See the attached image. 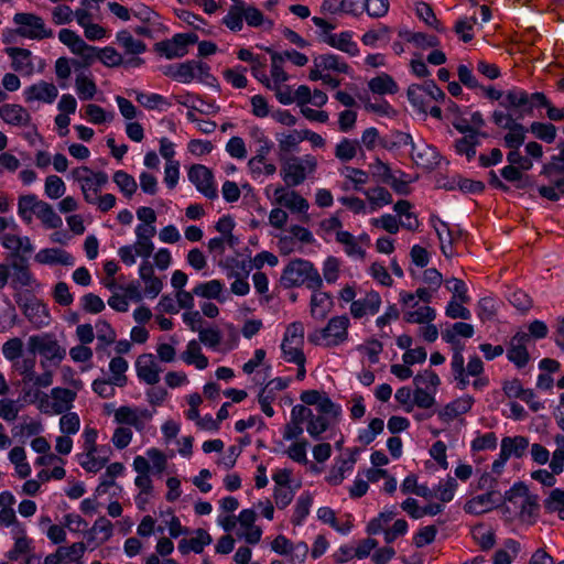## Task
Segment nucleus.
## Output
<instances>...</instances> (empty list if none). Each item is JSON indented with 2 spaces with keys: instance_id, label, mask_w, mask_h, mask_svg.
<instances>
[{
  "instance_id": "1",
  "label": "nucleus",
  "mask_w": 564,
  "mask_h": 564,
  "mask_svg": "<svg viewBox=\"0 0 564 564\" xmlns=\"http://www.w3.org/2000/svg\"><path fill=\"white\" fill-rule=\"evenodd\" d=\"M350 318L346 315H336L328 319L326 325L308 334V341L325 348H336L349 340Z\"/></svg>"
},
{
  "instance_id": "2",
  "label": "nucleus",
  "mask_w": 564,
  "mask_h": 564,
  "mask_svg": "<svg viewBox=\"0 0 564 564\" xmlns=\"http://www.w3.org/2000/svg\"><path fill=\"white\" fill-rule=\"evenodd\" d=\"M281 282L285 288L305 285L312 291L323 286V279L314 264L304 259H294L283 269Z\"/></svg>"
},
{
  "instance_id": "3",
  "label": "nucleus",
  "mask_w": 564,
  "mask_h": 564,
  "mask_svg": "<svg viewBox=\"0 0 564 564\" xmlns=\"http://www.w3.org/2000/svg\"><path fill=\"white\" fill-rule=\"evenodd\" d=\"M558 149L560 153L553 155L541 170V175L545 176L550 184L538 187V192L543 198L553 202L564 195V142L558 144Z\"/></svg>"
},
{
  "instance_id": "4",
  "label": "nucleus",
  "mask_w": 564,
  "mask_h": 564,
  "mask_svg": "<svg viewBox=\"0 0 564 564\" xmlns=\"http://www.w3.org/2000/svg\"><path fill=\"white\" fill-rule=\"evenodd\" d=\"M317 159L312 154L291 155L282 160L280 176L289 187L303 184L317 170Z\"/></svg>"
},
{
  "instance_id": "5",
  "label": "nucleus",
  "mask_w": 564,
  "mask_h": 564,
  "mask_svg": "<svg viewBox=\"0 0 564 564\" xmlns=\"http://www.w3.org/2000/svg\"><path fill=\"white\" fill-rule=\"evenodd\" d=\"M243 20L252 28H258L264 23V17L259 9L243 0H232L227 14L223 18V23L230 31L239 32L242 30Z\"/></svg>"
},
{
  "instance_id": "6",
  "label": "nucleus",
  "mask_w": 564,
  "mask_h": 564,
  "mask_svg": "<svg viewBox=\"0 0 564 564\" xmlns=\"http://www.w3.org/2000/svg\"><path fill=\"white\" fill-rule=\"evenodd\" d=\"M549 100L543 93L529 94L520 88L507 90L503 102L506 110H514L518 119H523L531 115L534 108L549 107Z\"/></svg>"
},
{
  "instance_id": "7",
  "label": "nucleus",
  "mask_w": 564,
  "mask_h": 564,
  "mask_svg": "<svg viewBox=\"0 0 564 564\" xmlns=\"http://www.w3.org/2000/svg\"><path fill=\"white\" fill-rule=\"evenodd\" d=\"M28 349L32 354L42 356L41 366L43 369L47 368V362L57 366L66 356L65 348L58 344L53 335L47 333L30 336Z\"/></svg>"
},
{
  "instance_id": "8",
  "label": "nucleus",
  "mask_w": 564,
  "mask_h": 564,
  "mask_svg": "<svg viewBox=\"0 0 564 564\" xmlns=\"http://www.w3.org/2000/svg\"><path fill=\"white\" fill-rule=\"evenodd\" d=\"M37 401L39 410L44 414L57 415L69 411L76 399V392L65 388H53L50 395H41L39 391L33 393Z\"/></svg>"
},
{
  "instance_id": "9",
  "label": "nucleus",
  "mask_w": 564,
  "mask_h": 564,
  "mask_svg": "<svg viewBox=\"0 0 564 564\" xmlns=\"http://www.w3.org/2000/svg\"><path fill=\"white\" fill-rule=\"evenodd\" d=\"M72 177L80 186L86 203L94 202L100 191L108 184V175L102 171L95 172L88 166H79L72 171Z\"/></svg>"
},
{
  "instance_id": "10",
  "label": "nucleus",
  "mask_w": 564,
  "mask_h": 564,
  "mask_svg": "<svg viewBox=\"0 0 564 564\" xmlns=\"http://www.w3.org/2000/svg\"><path fill=\"white\" fill-rule=\"evenodd\" d=\"M155 410H149L145 408L134 405H122L115 410L113 419L115 422L133 427L138 433H144L147 426L152 421Z\"/></svg>"
},
{
  "instance_id": "11",
  "label": "nucleus",
  "mask_w": 564,
  "mask_h": 564,
  "mask_svg": "<svg viewBox=\"0 0 564 564\" xmlns=\"http://www.w3.org/2000/svg\"><path fill=\"white\" fill-rule=\"evenodd\" d=\"M13 21L18 25V34L23 37L42 40L53 35L52 30L46 28L44 20L39 15L32 13H15Z\"/></svg>"
},
{
  "instance_id": "12",
  "label": "nucleus",
  "mask_w": 564,
  "mask_h": 564,
  "mask_svg": "<svg viewBox=\"0 0 564 564\" xmlns=\"http://www.w3.org/2000/svg\"><path fill=\"white\" fill-rule=\"evenodd\" d=\"M17 303L34 328H42L50 324L48 310L36 297L32 295L20 296L17 299Z\"/></svg>"
},
{
  "instance_id": "13",
  "label": "nucleus",
  "mask_w": 564,
  "mask_h": 564,
  "mask_svg": "<svg viewBox=\"0 0 564 564\" xmlns=\"http://www.w3.org/2000/svg\"><path fill=\"white\" fill-rule=\"evenodd\" d=\"M508 500L519 508L522 520H530L538 511V496L531 495L523 484L514 485L508 496Z\"/></svg>"
},
{
  "instance_id": "14",
  "label": "nucleus",
  "mask_w": 564,
  "mask_h": 564,
  "mask_svg": "<svg viewBox=\"0 0 564 564\" xmlns=\"http://www.w3.org/2000/svg\"><path fill=\"white\" fill-rule=\"evenodd\" d=\"M188 180L196 189L208 199L218 197V191L214 184V176L212 171L205 165L195 164L188 170Z\"/></svg>"
},
{
  "instance_id": "15",
  "label": "nucleus",
  "mask_w": 564,
  "mask_h": 564,
  "mask_svg": "<svg viewBox=\"0 0 564 564\" xmlns=\"http://www.w3.org/2000/svg\"><path fill=\"white\" fill-rule=\"evenodd\" d=\"M273 196L274 202L281 207L289 209L291 213L303 215L305 220L308 219L307 210L310 208V204L296 191L286 189L280 186L274 189Z\"/></svg>"
},
{
  "instance_id": "16",
  "label": "nucleus",
  "mask_w": 564,
  "mask_h": 564,
  "mask_svg": "<svg viewBox=\"0 0 564 564\" xmlns=\"http://www.w3.org/2000/svg\"><path fill=\"white\" fill-rule=\"evenodd\" d=\"M252 137L259 145L256 155L248 161L247 166L252 177L258 178L260 165L263 164V161H267V155L271 152L273 143L259 128L252 130Z\"/></svg>"
},
{
  "instance_id": "17",
  "label": "nucleus",
  "mask_w": 564,
  "mask_h": 564,
  "mask_svg": "<svg viewBox=\"0 0 564 564\" xmlns=\"http://www.w3.org/2000/svg\"><path fill=\"white\" fill-rule=\"evenodd\" d=\"M381 304L380 294L377 291H369L365 296L350 304L349 312L355 319H360L368 315H376L380 311Z\"/></svg>"
},
{
  "instance_id": "18",
  "label": "nucleus",
  "mask_w": 564,
  "mask_h": 564,
  "mask_svg": "<svg viewBox=\"0 0 564 564\" xmlns=\"http://www.w3.org/2000/svg\"><path fill=\"white\" fill-rule=\"evenodd\" d=\"M529 343L530 335L527 333H517L510 340L509 348L507 350V358L518 368L524 367L530 359L527 350V345Z\"/></svg>"
},
{
  "instance_id": "19",
  "label": "nucleus",
  "mask_w": 564,
  "mask_h": 564,
  "mask_svg": "<svg viewBox=\"0 0 564 564\" xmlns=\"http://www.w3.org/2000/svg\"><path fill=\"white\" fill-rule=\"evenodd\" d=\"M411 155L416 165L426 170L435 169L441 161V155L437 150L424 141L413 144Z\"/></svg>"
},
{
  "instance_id": "20",
  "label": "nucleus",
  "mask_w": 564,
  "mask_h": 564,
  "mask_svg": "<svg viewBox=\"0 0 564 564\" xmlns=\"http://www.w3.org/2000/svg\"><path fill=\"white\" fill-rule=\"evenodd\" d=\"M23 95L26 102L42 101L52 104L56 99L58 90L54 84L40 80L26 87Z\"/></svg>"
},
{
  "instance_id": "21",
  "label": "nucleus",
  "mask_w": 564,
  "mask_h": 564,
  "mask_svg": "<svg viewBox=\"0 0 564 564\" xmlns=\"http://www.w3.org/2000/svg\"><path fill=\"white\" fill-rule=\"evenodd\" d=\"M135 368L138 378L145 383L153 386L160 381L162 369L154 360L153 355L145 354L140 356L137 360Z\"/></svg>"
},
{
  "instance_id": "22",
  "label": "nucleus",
  "mask_w": 564,
  "mask_h": 564,
  "mask_svg": "<svg viewBox=\"0 0 564 564\" xmlns=\"http://www.w3.org/2000/svg\"><path fill=\"white\" fill-rule=\"evenodd\" d=\"M34 260L40 264L46 265H65L73 267L75 258L67 251L59 248H44L41 249L34 257Z\"/></svg>"
},
{
  "instance_id": "23",
  "label": "nucleus",
  "mask_w": 564,
  "mask_h": 564,
  "mask_svg": "<svg viewBox=\"0 0 564 564\" xmlns=\"http://www.w3.org/2000/svg\"><path fill=\"white\" fill-rule=\"evenodd\" d=\"M14 544L11 550H9L6 554L7 558L10 561H18L22 556H26L33 550V540L26 536L24 527H15L13 532H10Z\"/></svg>"
},
{
  "instance_id": "24",
  "label": "nucleus",
  "mask_w": 564,
  "mask_h": 564,
  "mask_svg": "<svg viewBox=\"0 0 564 564\" xmlns=\"http://www.w3.org/2000/svg\"><path fill=\"white\" fill-rule=\"evenodd\" d=\"M0 118L14 127H26L31 122L29 111L18 104H4L0 106Z\"/></svg>"
},
{
  "instance_id": "25",
  "label": "nucleus",
  "mask_w": 564,
  "mask_h": 564,
  "mask_svg": "<svg viewBox=\"0 0 564 564\" xmlns=\"http://www.w3.org/2000/svg\"><path fill=\"white\" fill-rule=\"evenodd\" d=\"M208 66L199 61H187L175 65L174 79L181 83H189L196 77L208 75Z\"/></svg>"
},
{
  "instance_id": "26",
  "label": "nucleus",
  "mask_w": 564,
  "mask_h": 564,
  "mask_svg": "<svg viewBox=\"0 0 564 564\" xmlns=\"http://www.w3.org/2000/svg\"><path fill=\"white\" fill-rule=\"evenodd\" d=\"M135 243L139 246L141 258L149 259L154 250L152 238L156 234L154 224H139L135 227Z\"/></svg>"
},
{
  "instance_id": "27",
  "label": "nucleus",
  "mask_w": 564,
  "mask_h": 564,
  "mask_svg": "<svg viewBox=\"0 0 564 564\" xmlns=\"http://www.w3.org/2000/svg\"><path fill=\"white\" fill-rule=\"evenodd\" d=\"M474 404V398L470 395L460 397L446 404L440 412L438 416L444 422H449L458 415L467 413Z\"/></svg>"
},
{
  "instance_id": "28",
  "label": "nucleus",
  "mask_w": 564,
  "mask_h": 564,
  "mask_svg": "<svg viewBox=\"0 0 564 564\" xmlns=\"http://www.w3.org/2000/svg\"><path fill=\"white\" fill-rule=\"evenodd\" d=\"M212 543V536L209 533L203 529H197L194 532V536L191 539H182L178 542V551L182 554H187L189 552L202 553L206 545Z\"/></svg>"
},
{
  "instance_id": "29",
  "label": "nucleus",
  "mask_w": 564,
  "mask_h": 564,
  "mask_svg": "<svg viewBox=\"0 0 564 564\" xmlns=\"http://www.w3.org/2000/svg\"><path fill=\"white\" fill-rule=\"evenodd\" d=\"M6 53L12 59V68L15 72L30 75L34 70V65L31 59V52L20 47H8Z\"/></svg>"
},
{
  "instance_id": "30",
  "label": "nucleus",
  "mask_w": 564,
  "mask_h": 564,
  "mask_svg": "<svg viewBox=\"0 0 564 564\" xmlns=\"http://www.w3.org/2000/svg\"><path fill=\"white\" fill-rule=\"evenodd\" d=\"M193 293L196 296L207 300H217L220 303L226 301L225 285L219 280H210L207 282L198 283L193 289Z\"/></svg>"
},
{
  "instance_id": "31",
  "label": "nucleus",
  "mask_w": 564,
  "mask_h": 564,
  "mask_svg": "<svg viewBox=\"0 0 564 564\" xmlns=\"http://www.w3.org/2000/svg\"><path fill=\"white\" fill-rule=\"evenodd\" d=\"M475 334V328L471 324L464 322H456L451 327L442 332V338L445 343L451 344L453 347L462 346L458 338H471Z\"/></svg>"
},
{
  "instance_id": "32",
  "label": "nucleus",
  "mask_w": 564,
  "mask_h": 564,
  "mask_svg": "<svg viewBox=\"0 0 564 564\" xmlns=\"http://www.w3.org/2000/svg\"><path fill=\"white\" fill-rule=\"evenodd\" d=\"M175 100L177 104L188 109L196 110L205 115H215L219 111V107L216 106L214 102L205 101L202 98L192 94L175 96Z\"/></svg>"
},
{
  "instance_id": "33",
  "label": "nucleus",
  "mask_w": 564,
  "mask_h": 564,
  "mask_svg": "<svg viewBox=\"0 0 564 564\" xmlns=\"http://www.w3.org/2000/svg\"><path fill=\"white\" fill-rule=\"evenodd\" d=\"M332 308V300L327 292H322L321 289L313 291L310 302V312L313 318L321 321L324 319Z\"/></svg>"
},
{
  "instance_id": "34",
  "label": "nucleus",
  "mask_w": 564,
  "mask_h": 564,
  "mask_svg": "<svg viewBox=\"0 0 564 564\" xmlns=\"http://www.w3.org/2000/svg\"><path fill=\"white\" fill-rule=\"evenodd\" d=\"M339 174L347 181L343 186L344 189H349L350 185L351 188L357 192L362 193V191L366 189L364 185L367 184L369 180V175L366 171L352 166H344L339 170Z\"/></svg>"
},
{
  "instance_id": "35",
  "label": "nucleus",
  "mask_w": 564,
  "mask_h": 564,
  "mask_svg": "<svg viewBox=\"0 0 564 564\" xmlns=\"http://www.w3.org/2000/svg\"><path fill=\"white\" fill-rule=\"evenodd\" d=\"M156 51L167 59L180 58L187 54L181 34H175L172 39L158 43Z\"/></svg>"
},
{
  "instance_id": "36",
  "label": "nucleus",
  "mask_w": 564,
  "mask_h": 564,
  "mask_svg": "<svg viewBox=\"0 0 564 564\" xmlns=\"http://www.w3.org/2000/svg\"><path fill=\"white\" fill-rule=\"evenodd\" d=\"M324 42L341 52L349 54L350 56H356L359 53L357 43L352 41V35L350 32L327 34V36L324 37Z\"/></svg>"
},
{
  "instance_id": "37",
  "label": "nucleus",
  "mask_w": 564,
  "mask_h": 564,
  "mask_svg": "<svg viewBox=\"0 0 564 564\" xmlns=\"http://www.w3.org/2000/svg\"><path fill=\"white\" fill-rule=\"evenodd\" d=\"M362 194L367 198L370 213L392 203V195L387 188L381 186L366 188L362 191Z\"/></svg>"
},
{
  "instance_id": "38",
  "label": "nucleus",
  "mask_w": 564,
  "mask_h": 564,
  "mask_svg": "<svg viewBox=\"0 0 564 564\" xmlns=\"http://www.w3.org/2000/svg\"><path fill=\"white\" fill-rule=\"evenodd\" d=\"M42 203L34 194L22 195L18 200V215L25 224H31Z\"/></svg>"
},
{
  "instance_id": "39",
  "label": "nucleus",
  "mask_w": 564,
  "mask_h": 564,
  "mask_svg": "<svg viewBox=\"0 0 564 564\" xmlns=\"http://www.w3.org/2000/svg\"><path fill=\"white\" fill-rule=\"evenodd\" d=\"M181 358L187 365H194L198 370H204L208 366V359L202 354V348L195 339L187 343Z\"/></svg>"
},
{
  "instance_id": "40",
  "label": "nucleus",
  "mask_w": 564,
  "mask_h": 564,
  "mask_svg": "<svg viewBox=\"0 0 564 564\" xmlns=\"http://www.w3.org/2000/svg\"><path fill=\"white\" fill-rule=\"evenodd\" d=\"M529 447V440L524 436H514V437H503L501 440L500 449L506 454L509 458L514 456L517 458H521Z\"/></svg>"
},
{
  "instance_id": "41",
  "label": "nucleus",
  "mask_w": 564,
  "mask_h": 564,
  "mask_svg": "<svg viewBox=\"0 0 564 564\" xmlns=\"http://www.w3.org/2000/svg\"><path fill=\"white\" fill-rule=\"evenodd\" d=\"M94 329L96 332L95 336L98 341L96 347L97 350H102L116 341V330L106 319H97L94 325Z\"/></svg>"
},
{
  "instance_id": "42",
  "label": "nucleus",
  "mask_w": 564,
  "mask_h": 564,
  "mask_svg": "<svg viewBox=\"0 0 564 564\" xmlns=\"http://www.w3.org/2000/svg\"><path fill=\"white\" fill-rule=\"evenodd\" d=\"M344 247L345 253L352 258L361 260L366 256L364 247L359 243V239L352 236L349 231L337 232V240Z\"/></svg>"
},
{
  "instance_id": "43",
  "label": "nucleus",
  "mask_w": 564,
  "mask_h": 564,
  "mask_svg": "<svg viewBox=\"0 0 564 564\" xmlns=\"http://www.w3.org/2000/svg\"><path fill=\"white\" fill-rule=\"evenodd\" d=\"M495 505L494 494L486 492L468 500L464 506V510L470 514H481L490 511Z\"/></svg>"
},
{
  "instance_id": "44",
  "label": "nucleus",
  "mask_w": 564,
  "mask_h": 564,
  "mask_svg": "<svg viewBox=\"0 0 564 564\" xmlns=\"http://www.w3.org/2000/svg\"><path fill=\"white\" fill-rule=\"evenodd\" d=\"M112 523L106 517H100L95 521L87 535L89 541H97V544H102L112 536Z\"/></svg>"
},
{
  "instance_id": "45",
  "label": "nucleus",
  "mask_w": 564,
  "mask_h": 564,
  "mask_svg": "<svg viewBox=\"0 0 564 564\" xmlns=\"http://www.w3.org/2000/svg\"><path fill=\"white\" fill-rule=\"evenodd\" d=\"M116 39L126 55H140L147 50V45L142 41L134 39L126 30L118 32Z\"/></svg>"
},
{
  "instance_id": "46",
  "label": "nucleus",
  "mask_w": 564,
  "mask_h": 564,
  "mask_svg": "<svg viewBox=\"0 0 564 564\" xmlns=\"http://www.w3.org/2000/svg\"><path fill=\"white\" fill-rule=\"evenodd\" d=\"M436 318V311L429 306H416L415 310L404 311L403 319L410 324H427Z\"/></svg>"
},
{
  "instance_id": "47",
  "label": "nucleus",
  "mask_w": 564,
  "mask_h": 564,
  "mask_svg": "<svg viewBox=\"0 0 564 564\" xmlns=\"http://www.w3.org/2000/svg\"><path fill=\"white\" fill-rule=\"evenodd\" d=\"M356 464V457L354 454H350L348 458L339 460L329 471L327 476V481L337 486L343 482L347 473H350Z\"/></svg>"
},
{
  "instance_id": "48",
  "label": "nucleus",
  "mask_w": 564,
  "mask_h": 564,
  "mask_svg": "<svg viewBox=\"0 0 564 564\" xmlns=\"http://www.w3.org/2000/svg\"><path fill=\"white\" fill-rule=\"evenodd\" d=\"M35 216L41 220L42 225L46 229H58L63 225L61 216L54 210V208L46 202L40 205Z\"/></svg>"
},
{
  "instance_id": "49",
  "label": "nucleus",
  "mask_w": 564,
  "mask_h": 564,
  "mask_svg": "<svg viewBox=\"0 0 564 564\" xmlns=\"http://www.w3.org/2000/svg\"><path fill=\"white\" fill-rule=\"evenodd\" d=\"M479 132H471L455 141V150L460 155H466L470 161L476 155V148L480 144Z\"/></svg>"
},
{
  "instance_id": "50",
  "label": "nucleus",
  "mask_w": 564,
  "mask_h": 564,
  "mask_svg": "<svg viewBox=\"0 0 564 564\" xmlns=\"http://www.w3.org/2000/svg\"><path fill=\"white\" fill-rule=\"evenodd\" d=\"M314 66L323 68V70H332L337 73H347V64L337 55L323 54L316 56L313 61Z\"/></svg>"
},
{
  "instance_id": "51",
  "label": "nucleus",
  "mask_w": 564,
  "mask_h": 564,
  "mask_svg": "<svg viewBox=\"0 0 564 564\" xmlns=\"http://www.w3.org/2000/svg\"><path fill=\"white\" fill-rule=\"evenodd\" d=\"M507 134L503 137L505 145L512 150H519L520 147L524 143L527 135V128L516 121L508 129Z\"/></svg>"
},
{
  "instance_id": "52",
  "label": "nucleus",
  "mask_w": 564,
  "mask_h": 564,
  "mask_svg": "<svg viewBox=\"0 0 564 564\" xmlns=\"http://www.w3.org/2000/svg\"><path fill=\"white\" fill-rule=\"evenodd\" d=\"M276 141L282 152L297 151L299 144L303 141V130L278 133Z\"/></svg>"
},
{
  "instance_id": "53",
  "label": "nucleus",
  "mask_w": 564,
  "mask_h": 564,
  "mask_svg": "<svg viewBox=\"0 0 564 564\" xmlns=\"http://www.w3.org/2000/svg\"><path fill=\"white\" fill-rule=\"evenodd\" d=\"M368 87L373 94L379 95L394 94L398 90L397 83L387 74H381L380 76L372 78L368 83Z\"/></svg>"
},
{
  "instance_id": "54",
  "label": "nucleus",
  "mask_w": 564,
  "mask_h": 564,
  "mask_svg": "<svg viewBox=\"0 0 564 564\" xmlns=\"http://www.w3.org/2000/svg\"><path fill=\"white\" fill-rule=\"evenodd\" d=\"M265 52L270 54L271 57V67H270V80L271 84L276 83H285L289 80V75L283 69V64L281 56L278 54L276 51H273L270 47L264 48Z\"/></svg>"
},
{
  "instance_id": "55",
  "label": "nucleus",
  "mask_w": 564,
  "mask_h": 564,
  "mask_svg": "<svg viewBox=\"0 0 564 564\" xmlns=\"http://www.w3.org/2000/svg\"><path fill=\"white\" fill-rule=\"evenodd\" d=\"M128 361L122 357H113L109 362V371L111 373V382L117 387H123L127 383L126 371L128 370Z\"/></svg>"
},
{
  "instance_id": "56",
  "label": "nucleus",
  "mask_w": 564,
  "mask_h": 564,
  "mask_svg": "<svg viewBox=\"0 0 564 564\" xmlns=\"http://www.w3.org/2000/svg\"><path fill=\"white\" fill-rule=\"evenodd\" d=\"M359 150V142L344 138L335 147V156L341 162H348L356 158Z\"/></svg>"
},
{
  "instance_id": "57",
  "label": "nucleus",
  "mask_w": 564,
  "mask_h": 564,
  "mask_svg": "<svg viewBox=\"0 0 564 564\" xmlns=\"http://www.w3.org/2000/svg\"><path fill=\"white\" fill-rule=\"evenodd\" d=\"M397 514L395 509H387L380 512L376 518L371 519L366 528L368 534H379L384 531V527L394 518Z\"/></svg>"
},
{
  "instance_id": "58",
  "label": "nucleus",
  "mask_w": 564,
  "mask_h": 564,
  "mask_svg": "<svg viewBox=\"0 0 564 564\" xmlns=\"http://www.w3.org/2000/svg\"><path fill=\"white\" fill-rule=\"evenodd\" d=\"M554 442L556 444V448L552 453L549 466L553 474L560 475L564 470V435L556 434L554 436Z\"/></svg>"
},
{
  "instance_id": "59",
  "label": "nucleus",
  "mask_w": 564,
  "mask_h": 564,
  "mask_svg": "<svg viewBox=\"0 0 564 564\" xmlns=\"http://www.w3.org/2000/svg\"><path fill=\"white\" fill-rule=\"evenodd\" d=\"M113 182L120 189V192L127 196L131 197L138 188V184L134 180V177L130 174H128L124 171H117L113 174Z\"/></svg>"
},
{
  "instance_id": "60",
  "label": "nucleus",
  "mask_w": 564,
  "mask_h": 564,
  "mask_svg": "<svg viewBox=\"0 0 564 564\" xmlns=\"http://www.w3.org/2000/svg\"><path fill=\"white\" fill-rule=\"evenodd\" d=\"M313 503V498L310 494H302L296 501L292 522L295 525H302L305 518L310 513V509Z\"/></svg>"
},
{
  "instance_id": "61",
  "label": "nucleus",
  "mask_w": 564,
  "mask_h": 564,
  "mask_svg": "<svg viewBox=\"0 0 564 564\" xmlns=\"http://www.w3.org/2000/svg\"><path fill=\"white\" fill-rule=\"evenodd\" d=\"M306 421V431L315 440H319L321 434L329 426V421L325 415H315L312 411Z\"/></svg>"
},
{
  "instance_id": "62",
  "label": "nucleus",
  "mask_w": 564,
  "mask_h": 564,
  "mask_svg": "<svg viewBox=\"0 0 564 564\" xmlns=\"http://www.w3.org/2000/svg\"><path fill=\"white\" fill-rule=\"evenodd\" d=\"M66 185L57 175H48L45 178L44 193L51 199H58L64 196Z\"/></svg>"
},
{
  "instance_id": "63",
  "label": "nucleus",
  "mask_w": 564,
  "mask_h": 564,
  "mask_svg": "<svg viewBox=\"0 0 564 564\" xmlns=\"http://www.w3.org/2000/svg\"><path fill=\"white\" fill-rule=\"evenodd\" d=\"M456 489V479L447 477L446 479L440 481L436 487H434V495L435 498L440 499L441 501L449 502L453 500Z\"/></svg>"
},
{
  "instance_id": "64",
  "label": "nucleus",
  "mask_w": 564,
  "mask_h": 564,
  "mask_svg": "<svg viewBox=\"0 0 564 564\" xmlns=\"http://www.w3.org/2000/svg\"><path fill=\"white\" fill-rule=\"evenodd\" d=\"M545 508L550 512H556L561 520H564V490L553 489L546 498Z\"/></svg>"
}]
</instances>
